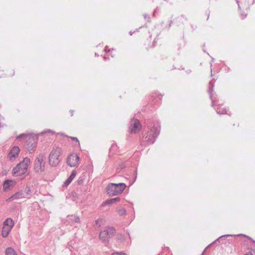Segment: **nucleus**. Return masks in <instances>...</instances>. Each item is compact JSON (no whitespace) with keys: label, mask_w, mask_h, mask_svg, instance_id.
I'll return each mask as SVG.
<instances>
[{"label":"nucleus","mask_w":255,"mask_h":255,"mask_svg":"<svg viewBox=\"0 0 255 255\" xmlns=\"http://www.w3.org/2000/svg\"><path fill=\"white\" fill-rule=\"evenodd\" d=\"M15 197L13 195H11L10 197H9L7 199V201L8 202H10L11 201H12L13 200H15Z\"/></svg>","instance_id":"nucleus-33"},{"label":"nucleus","mask_w":255,"mask_h":255,"mask_svg":"<svg viewBox=\"0 0 255 255\" xmlns=\"http://www.w3.org/2000/svg\"><path fill=\"white\" fill-rule=\"evenodd\" d=\"M14 226V222L10 218L6 219L3 223V226H7L12 228Z\"/></svg>","instance_id":"nucleus-17"},{"label":"nucleus","mask_w":255,"mask_h":255,"mask_svg":"<svg viewBox=\"0 0 255 255\" xmlns=\"http://www.w3.org/2000/svg\"><path fill=\"white\" fill-rule=\"evenodd\" d=\"M239 9L240 10V17L242 19H244V18H245L246 17V16L247 15V13L245 12L242 11L241 8H239Z\"/></svg>","instance_id":"nucleus-29"},{"label":"nucleus","mask_w":255,"mask_h":255,"mask_svg":"<svg viewBox=\"0 0 255 255\" xmlns=\"http://www.w3.org/2000/svg\"><path fill=\"white\" fill-rule=\"evenodd\" d=\"M117 148H118V146L116 144V143H113V144L112 145L111 147H110V148L109 149L110 153H115L116 151V150H117Z\"/></svg>","instance_id":"nucleus-22"},{"label":"nucleus","mask_w":255,"mask_h":255,"mask_svg":"<svg viewBox=\"0 0 255 255\" xmlns=\"http://www.w3.org/2000/svg\"><path fill=\"white\" fill-rule=\"evenodd\" d=\"M120 199L121 198L119 197L107 199L105 202H104L102 204V206H105L106 205H112L116 202L120 201Z\"/></svg>","instance_id":"nucleus-14"},{"label":"nucleus","mask_w":255,"mask_h":255,"mask_svg":"<svg viewBox=\"0 0 255 255\" xmlns=\"http://www.w3.org/2000/svg\"><path fill=\"white\" fill-rule=\"evenodd\" d=\"M158 11H159V9H158V7H156V9L154 10V11L153 12L152 16H154L155 12H156Z\"/></svg>","instance_id":"nucleus-36"},{"label":"nucleus","mask_w":255,"mask_h":255,"mask_svg":"<svg viewBox=\"0 0 255 255\" xmlns=\"http://www.w3.org/2000/svg\"><path fill=\"white\" fill-rule=\"evenodd\" d=\"M70 112L71 113V116H72L73 115L74 110H71Z\"/></svg>","instance_id":"nucleus-40"},{"label":"nucleus","mask_w":255,"mask_h":255,"mask_svg":"<svg viewBox=\"0 0 255 255\" xmlns=\"http://www.w3.org/2000/svg\"><path fill=\"white\" fill-rule=\"evenodd\" d=\"M216 96H217V95H216V93H214V97H215V98H216ZM215 99H216V98H215ZM215 102H216V99H215L214 103H215Z\"/></svg>","instance_id":"nucleus-47"},{"label":"nucleus","mask_w":255,"mask_h":255,"mask_svg":"<svg viewBox=\"0 0 255 255\" xmlns=\"http://www.w3.org/2000/svg\"><path fill=\"white\" fill-rule=\"evenodd\" d=\"M151 98H154V100H156V98H158L159 97V99H161V97H162V95L161 94H157L156 93H153L151 96Z\"/></svg>","instance_id":"nucleus-28"},{"label":"nucleus","mask_w":255,"mask_h":255,"mask_svg":"<svg viewBox=\"0 0 255 255\" xmlns=\"http://www.w3.org/2000/svg\"><path fill=\"white\" fill-rule=\"evenodd\" d=\"M31 136V135H28V134H25V133H21L20 134H19V135H18L17 137H16V138L17 139H19V138H23V137H25V140H26V139H27V137H30Z\"/></svg>","instance_id":"nucleus-27"},{"label":"nucleus","mask_w":255,"mask_h":255,"mask_svg":"<svg viewBox=\"0 0 255 255\" xmlns=\"http://www.w3.org/2000/svg\"><path fill=\"white\" fill-rule=\"evenodd\" d=\"M215 110L217 113L219 115L227 114V110L225 109L217 108Z\"/></svg>","instance_id":"nucleus-21"},{"label":"nucleus","mask_w":255,"mask_h":255,"mask_svg":"<svg viewBox=\"0 0 255 255\" xmlns=\"http://www.w3.org/2000/svg\"><path fill=\"white\" fill-rule=\"evenodd\" d=\"M145 124L149 129L142 137L145 144H152L156 140L160 131V126L158 121L152 119L145 120Z\"/></svg>","instance_id":"nucleus-1"},{"label":"nucleus","mask_w":255,"mask_h":255,"mask_svg":"<svg viewBox=\"0 0 255 255\" xmlns=\"http://www.w3.org/2000/svg\"><path fill=\"white\" fill-rule=\"evenodd\" d=\"M15 182L12 180L7 179L3 182V190L6 191L11 186H13L14 185Z\"/></svg>","instance_id":"nucleus-12"},{"label":"nucleus","mask_w":255,"mask_h":255,"mask_svg":"<svg viewBox=\"0 0 255 255\" xmlns=\"http://www.w3.org/2000/svg\"><path fill=\"white\" fill-rule=\"evenodd\" d=\"M141 128V125L137 119H133L130 121V132L131 133H136L140 130Z\"/></svg>","instance_id":"nucleus-10"},{"label":"nucleus","mask_w":255,"mask_h":255,"mask_svg":"<svg viewBox=\"0 0 255 255\" xmlns=\"http://www.w3.org/2000/svg\"><path fill=\"white\" fill-rule=\"evenodd\" d=\"M30 158L26 157L24 158L22 161L18 163L12 169V174L16 176H20L24 174L28 170V167L30 164Z\"/></svg>","instance_id":"nucleus-2"},{"label":"nucleus","mask_w":255,"mask_h":255,"mask_svg":"<svg viewBox=\"0 0 255 255\" xmlns=\"http://www.w3.org/2000/svg\"><path fill=\"white\" fill-rule=\"evenodd\" d=\"M27 138V139L25 142V147L29 153H32L35 150L37 145V137L31 135L30 137Z\"/></svg>","instance_id":"nucleus-7"},{"label":"nucleus","mask_w":255,"mask_h":255,"mask_svg":"<svg viewBox=\"0 0 255 255\" xmlns=\"http://www.w3.org/2000/svg\"><path fill=\"white\" fill-rule=\"evenodd\" d=\"M216 96H217V95H216V93H214V97H215V98H216ZM215 99H216V98H215ZM215 102H216V99H215L214 103H215Z\"/></svg>","instance_id":"nucleus-46"},{"label":"nucleus","mask_w":255,"mask_h":255,"mask_svg":"<svg viewBox=\"0 0 255 255\" xmlns=\"http://www.w3.org/2000/svg\"><path fill=\"white\" fill-rule=\"evenodd\" d=\"M95 55L96 56H99V54L97 53H95Z\"/></svg>","instance_id":"nucleus-52"},{"label":"nucleus","mask_w":255,"mask_h":255,"mask_svg":"<svg viewBox=\"0 0 255 255\" xmlns=\"http://www.w3.org/2000/svg\"><path fill=\"white\" fill-rule=\"evenodd\" d=\"M20 148L17 146H13L10 150L8 154V157L10 160H12V159H15L18 155L20 152Z\"/></svg>","instance_id":"nucleus-11"},{"label":"nucleus","mask_w":255,"mask_h":255,"mask_svg":"<svg viewBox=\"0 0 255 255\" xmlns=\"http://www.w3.org/2000/svg\"><path fill=\"white\" fill-rule=\"evenodd\" d=\"M114 255H116V254H114Z\"/></svg>","instance_id":"nucleus-55"},{"label":"nucleus","mask_w":255,"mask_h":255,"mask_svg":"<svg viewBox=\"0 0 255 255\" xmlns=\"http://www.w3.org/2000/svg\"><path fill=\"white\" fill-rule=\"evenodd\" d=\"M212 245V244H211L209 245H208V246H207V247L205 249V250L203 251V253H202V255H204V254H205V252H206V250H207V249L208 248H209L210 246H211Z\"/></svg>","instance_id":"nucleus-35"},{"label":"nucleus","mask_w":255,"mask_h":255,"mask_svg":"<svg viewBox=\"0 0 255 255\" xmlns=\"http://www.w3.org/2000/svg\"><path fill=\"white\" fill-rule=\"evenodd\" d=\"M137 170L136 169L134 172V178H133V181L131 183H130V185H131L136 180V178H137Z\"/></svg>","instance_id":"nucleus-30"},{"label":"nucleus","mask_w":255,"mask_h":255,"mask_svg":"<svg viewBox=\"0 0 255 255\" xmlns=\"http://www.w3.org/2000/svg\"><path fill=\"white\" fill-rule=\"evenodd\" d=\"M216 96H217V95H216V93H214V97H215V98H216ZM215 99H216V98H215ZM215 102H216V99H215L214 103H215Z\"/></svg>","instance_id":"nucleus-48"},{"label":"nucleus","mask_w":255,"mask_h":255,"mask_svg":"<svg viewBox=\"0 0 255 255\" xmlns=\"http://www.w3.org/2000/svg\"><path fill=\"white\" fill-rule=\"evenodd\" d=\"M236 0V2H237V4H238V7L239 8H240V4H239V1L238 0Z\"/></svg>","instance_id":"nucleus-39"},{"label":"nucleus","mask_w":255,"mask_h":255,"mask_svg":"<svg viewBox=\"0 0 255 255\" xmlns=\"http://www.w3.org/2000/svg\"><path fill=\"white\" fill-rule=\"evenodd\" d=\"M102 220L101 219H98L97 221H96V223L98 224L99 221H101Z\"/></svg>","instance_id":"nucleus-44"},{"label":"nucleus","mask_w":255,"mask_h":255,"mask_svg":"<svg viewBox=\"0 0 255 255\" xmlns=\"http://www.w3.org/2000/svg\"><path fill=\"white\" fill-rule=\"evenodd\" d=\"M127 186L124 183H110L106 187L107 194L110 196H117L121 194Z\"/></svg>","instance_id":"nucleus-3"},{"label":"nucleus","mask_w":255,"mask_h":255,"mask_svg":"<svg viewBox=\"0 0 255 255\" xmlns=\"http://www.w3.org/2000/svg\"><path fill=\"white\" fill-rule=\"evenodd\" d=\"M61 154V149L58 147L52 150L49 155V164L53 167L57 166L61 160L60 158Z\"/></svg>","instance_id":"nucleus-6"},{"label":"nucleus","mask_w":255,"mask_h":255,"mask_svg":"<svg viewBox=\"0 0 255 255\" xmlns=\"http://www.w3.org/2000/svg\"><path fill=\"white\" fill-rule=\"evenodd\" d=\"M70 220L73 221L75 223H79L80 222V218L78 216H76L75 215H71L70 217Z\"/></svg>","instance_id":"nucleus-24"},{"label":"nucleus","mask_w":255,"mask_h":255,"mask_svg":"<svg viewBox=\"0 0 255 255\" xmlns=\"http://www.w3.org/2000/svg\"><path fill=\"white\" fill-rule=\"evenodd\" d=\"M144 16L145 18H146L147 17L149 18V15L148 14H144Z\"/></svg>","instance_id":"nucleus-42"},{"label":"nucleus","mask_w":255,"mask_h":255,"mask_svg":"<svg viewBox=\"0 0 255 255\" xmlns=\"http://www.w3.org/2000/svg\"><path fill=\"white\" fill-rule=\"evenodd\" d=\"M116 230L113 227H107L103 231L100 233L99 238L102 242L107 245L109 242V240L115 234Z\"/></svg>","instance_id":"nucleus-5"},{"label":"nucleus","mask_w":255,"mask_h":255,"mask_svg":"<svg viewBox=\"0 0 255 255\" xmlns=\"http://www.w3.org/2000/svg\"><path fill=\"white\" fill-rule=\"evenodd\" d=\"M238 236H245L246 237H248L251 240V241H252V242L253 243H254L255 244V241H254V240L252 239L250 237H248V236H247L246 235H244V234H239L238 235Z\"/></svg>","instance_id":"nucleus-34"},{"label":"nucleus","mask_w":255,"mask_h":255,"mask_svg":"<svg viewBox=\"0 0 255 255\" xmlns=\"http://www.w3.org/2000/svg\"><path fill=\"white\" fill-rule=\"evenodd\" d=\"M234 236L233 235H224L220 236L219 238H218L217 240H216L215 241H214L212 244V245L216 243L217 242L219 243H221L222 244H225V238L228 237H231Z\"/></svg>","instance_id":"nucleus-15"},{"label":"nucleus","mask_w":255,"mask_h":255,"mask_svg":"<svg viewBox=\"0 0 255 255\" xmlns=\"http://www.w3.org/2000/svg\"><path fill=\"white\" fill-rule=\"evenodd\" d=\"M132 34H133V32H131V31H130V32H129V34H130V35H132Z\"/></svg>","instance_id":"nucleus-51"},{"label":"nucleus","mask_w":255,"mask_h":255,"mask_svg":"<svg viewBox=\"0 0 255 255\" xmlns=\"http://www.w3.org/2000/svg\"><path fill=\"white\" fill-rule=\"evenodd\" d=\"M76 175V172L75 170H73L69 177L66 179V180L64 182L63 185V187H67L69 185L70 183L72 182L73 179L75 178Z\"/></svg>","instance_id":"nucleus-13"},{"label":"nucleus","mask_w":255,"mask_h":255,"mask_svg":"<svg viewBox=\"0 0 255 255\" xmlns=\"http://www.w3.org/2000/svg\"><path fill=\"white\" fill-rule=\"evenodd\" d=\"M23 192L24 193V194H25V198L27 197V195L31 194V193H32V191L31 190L30 187L28 186H27L25 187L24 190L23 191Z\"/></svg>","instance_id":"nucleus-23"},{"label":"nucleus","mask_w":255,"mask_h":255,"mask_svg":"<svg viewBox=\"0 0 255 255\" xmlns=\"http://www.w3.org/2000/svg\"><path fill=\"white\" fill-rule=\"evenodd\" d=\"M172 23V20H170L169 22V28L171 26Z\"/></svg>","instance_id":"nucleus-43"},{"label":"nucleus","mask_w":255,"mask_h":255,"mask_svg":"<svg viewBox=\"0 0 255 255\" xmlns=\"http://www.w3.org/2000/svg\"><path fill=\"white\" fill-rule=\"evenodd\" d=\"M245 255H253L251 253H247L246 254H245Z\"/></svg>","instance_id":"nucleus-50"},{"label":"nucleus","mask_w":255,"mask_h":255,"mask_svg":"<svg viewBox=\"0 0 255 255\" xmlns=\"http://www.w3.org/2000/svg\"><path fill=\"white\" fill-rule=\"evenodd\" d=\"M215 60V59L214 58H212V62H214Z\"/></svg>","instance_id":"nucleus-53"},{"label":"nucleus","mask_w":255,"mask_h":255,"mask_svg":"<svg viewBox=\"0 0 255 255\" xmlns=\"http://www.w3.org/2000/svg\"><path fill=\"white\" fill-rule=\"evenodd\" d=\"M105 51L106 52H109L110 51V49L108 48V46H106L105 48Z\"/></svg>","instance_id":"nucleus-37"},{"label":"nucleus","mask_w":255,"mask_h":255,"mask_svg":"<svg viewBox=\"0 0 255 255\" xmlns=\"http://www.w3.org/2000/svg\"><path fill=\"white\" fill-rule=\"evenodd\" d=\"M46 162V155L44 153H41L35 158L34 161V170L36 173L40 174L45 171Z\"/></svg>","instance_id":"nucleus-4"},{"label":"nucleus","mask_w":255,"mask_h":255,"mask_svg":"<svg viewBox=\"0 0 255 255\" xmlns=\"http://www.w3.org/2000/svg\"><path fill=\"white\" fill-rule=\"evenodd\" d=\"M126 167V165L125 163H122L121 164L119 165L118 169L119 170H122L124 168Z\"/></svg>","instance_id":"nucleus-31"},{"label":"nucleus","mask_w":255,"mask_h":255,"mask_svg":"<svg viewBox=\"0 0 255 255\" xmlns=\"http://www.w3.org/2000/svg\"><path fill=\"white\" fill-rule=\"evenodd\" d=\"M79 156L76 154H70L67 158V164L70 167H75L78 165Z\"/></svg>","instance_id":"nucleus-8"},{"label":"nucleus","mask_w":255,"mask_h":255,"mask_svg":"<svg viewBox=\"0 0 255 255\" xmlns=\"http://www.w3.org/2000/svg\"><path fill=\"white\" fill-rule=\"evenodd\" d=\"M207 19L209 18V15H210V13H209V12H207Z\"/></svg>","instance_id":"nucleus-45"},{"label":"nucleus","mask_w":255,"mask_h":255,"mask_svg":"<svg viewBox=\"0 0 255 255\" xmlns=\"http://www.w3.org/2000/svg\"><path fill=\"white\" fill-rule=\"evenodd\" d=\"M13 195H14L15 199H18L21 198H25V194H24L23 191L22 190L19 192H17Z\"/></svg>","instance_id":"nucleus-19"},{"label":"nucleus","mask_w":255,"mask_h":255,"mask_svg":"<svg viewBox=\"0 0 255 255\" xmlns=\"http://www.w3.org/2000/svg\"><path fill=\"white\" fill-rule=\"evenodd\" d=\"M211 76H212L213 74H212V68L211 69Z\"/></svg>","instance_id":"nucleus-54"},{"label":"nucleus","mask_w":255,"mask_h":255,"mask_svg":"<svg viewBox=\"0 0 255 255\" xmlns=\"http://www.w3.org/2000/svg\"><path fill=\"white\" fill-rule=\"evenodd\" d=\"M126 212H127V211L124 208L120 209L118 210V214L121 216L126 215Z\"/></svg>","instance_id":"nucleus-26"},{"label":"nucleus","mask_w":255,"mask_h":255,"mask_svg":"<svg viewBox=\"0 0 255 255\" xmlns=\"http://www.w3.org/2000/svg\"><path fill=\"white\" fill-rule=\"evenodd\" d=\"M85 180L84 176H81L79 177L78 179L77 180V184L79 185H82L84 182V180Z\"/></svg>","instance_id":"nucleus-25"},{"label":"nucleus","mask_w":255,"mask_h":255,"mask_svg":"<svg viewBox=\"0 0 255 255\" xmlns=\"http://www.w3.org/2000/svg\"><path fill=\"white\" fill-rule=\"evenodd\" d=\"M191 27L193 29V30L197 28V26L193 24L191 25Z\"/></svg>","instance_id":"nucleus-38"},{"label":"nucleus","mask_w":255,"mask_h":255,"mask_svg":"<svg viewBox=\"0 0 255 255\" xmlns=\"http://www.w3.org/2000/svg\"><path fill=\"white\" fill-rule=\"evenodd\" d=\"M5 255H17L15 251L11 247L7 248L5 250Z\"/></svg>","instance_id":"nucleus-20"},{"label":"nucleus","mask_w":255,"mask_h":255,"mask_svg":"<svg viewBox=\"0 0 255 255\" xmlns=\"http://www.w3.org/2000/svg\"><path fill=\"white\" fill-rule=\"evenodd\" d=\"M11 229V228L8 227L7 226H3L1 231L2 237L3 238L7 237Z\"/></svg>","instance_id":"nucleus-16"},{"label":"nucleus","mask_w":255,"mask_h":255,"mask_svg":"<svg viewBox=\"0 0 255 255\" xmlns=\"http://www.w3.org/2000/svg\"><path fill=\"white\" fill-rule=\"evenodd\" d=\"M45 132H51V133H53V131L50 129H48L47 131H46Z\"/></svg>","instance_id":"nucleus-41"},{"label":"nucleus","mask_w":255,"mask_h":255,"mask_svg":"<svg viewBox=\"0 0 255 255\" xmlns=\"http://www.w3.org/2000/svg\"><path fill=\"white\" fill-rule=\"evenodd\" d=\"M70 138L73 141H75L76 142H77L78 144V145H80V142L78 140V139L76 137H73V136H70Z\"/></svg>","instance_id":"nucleus-32"},{"label":"nucleus","mask_w":255,"mask_h":255,"mask_svg":"<svg viewBox=\"0 0 255 255\" xmlns=\"http://www.w3.org/2000/svg\"><path fill=\"white\" fill-rule=\"evenodd\" d=\"M186 21L187 18L186 17L181 16L176 18L175 22L177 26H181L182 24H183Z\"/></svg>","instance_id":"nucleus-18"},{"label":"nucleus","mask_w":255,"mask_h":255,"mask_svg":"<svg viewBox=\"0 0 255 255\" xmlns=\"http://www.w3.org/2000/svg\"><path fill=\"white\" fill-rule=\"evenodd\" d=\"M215 80L214 79L211 80L209 83V87L208 89V92L210 96V99L212 101V107L215 106L214 102L215 100V97H214V88L215 86Z\"/></svg>","instance_id":"nucleus-9"},{"label":"nucleus","mask_w":255,"mask_h":255,"mask_svg":"<svg viewBox=\"0 0 255 255\" xmlns=\"http://www.w3.org/2000/svg\"><path fill=\"white\" fill-rule=\"evenodd\" d=\"M103 58H104V59L105 60H107V59H108L109 58L107 57L106 56H104Z\"/></svg>","instance_id":"nucleus-49"}]
</instances>
